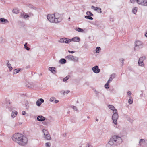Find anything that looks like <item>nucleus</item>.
Segmentation results:
<instances>
[{
    "label": "nucleus",
    "instance_id": "obj_32",
    "mask_svg": "<svg viewBox=\"0 0 147 147\" xmlns=\"http://www.w3.org/2000/svg\"><path fill=\"white\" fill-rule=\"evenodd\" d=\"M15 14H18V10L17 9H14L12 11Z\"/></svg>",
    "mask_w": 147,
    "mask_h": 147
},
{
    "label": "nucleus",
    "instance_id": "obj_49",
    "mask_svg": "<svg viewBox=\"0 0 147 147\" xmlns=\"http://www.w3.org/2000/svg\"><path fill=\"white\" fill-rule=\"evenodd\" d=\"M144 6H147V0H145Z\"/></svg>",
    "mask_w": 147,
    "mask_h": 147
},
{
    "label": "nucleus",
    "instance_id": "obj_3",
    "mask_svg": "<svg viewBox=\"0 0 147 147\" xmlns=\"http://www.w3.org/2000/svg\"><path fill=\"white\" fill-rule=\"evenodd\" d=\"M143 43L140 41L137 40L135 42L134 50L138 51L140 49L142 48L143 47Z\"/></svg>",
    "mask_w": 147,
    "mask_h": 147
},
{
    "label": "nucleus",
    "instance_id": "obj_35",
    "mask_svg": "<svg viewBox=\"0 0 147 147\" xmlns=\"http://www.w3.org/2000/svg\"><path fill=\"white\" fill-rule=\"evenodd\" d=\"M133 99L132 98H129V99L128 100V103L130 104H131L133 103Z\"/></svg>",
    "mask_w": 147,
    "mask_h": 147
},
{
    "label": "nucleus",
    "instance_id": "obj_26",
    "mask_svg": "<svg viewBox=\"0 0 147 147\" xmlns=\"http://www.w3.org/2000/svg\"><path fill=\"white\" fill-rule=\"evenodd\" d=\"M45 138L47 140H51V138L50 134H49L45 136Z\"/></svg>",
    "mask_w": 147,
    "mask_h": 147
},
{
    "label": "nucleus",
    "instance_id": "obj_62",
    "mask_svg": "<svg viewBox=\"0 0 147 147\" xmlns=\"http://www.w3.org/2000/svg\"><path fill=\"white\" fill-rule=\"evenodd\" d=\"M69 20V19H70V17H69L68 18Z\"/></svg>",
    "mask_w": 147,
    "mask_h": 147
},
{
    "label": "nucleus",
    "instance_id": "obj_61",
    "mask_svg": "<svg viewBox=\"0 0 147 147\" xmlns=\"http://www.w3.org/2000/svg\"><path fill=\"white\" fill-rule=\"evenodd\" d=\"M87 118H88V119H89V117H88H88H87Z\"/></svg>",
    "mask_w": 147,
    "mask_h": 147
},
{
    "label": "nucleus",
    "instance_id": "obj_27",
    "mask_svg": "<svg viewBox=\"0 0 147 147\" xmlns=\"http://www.w3.org/2000/svg\"><path fill=\"white\" fill-rule=\"evenodd\" d=\"M42 132L43 133L44 136L47 135L49 134L48 131L46 130L45 129H43L42 130Z\"/></svg>",
    "mask_w": 147,
    "mask_h": 147
},
{
    "label": "nucleus",
    "instance_id": "obj_29",
    "mask_svg": "<svg viewBox=\"0 0 147 147\" xmlns=\"http://www.w3.org/2000/svg\"><path fill=\"white\" fill-rule=\"evenodd\" d=\"M86 14L88 16H93V14H92L90 11H87Z\"/></svg>",
    "mask_w": 147,
    "mask_h": 147
},
{
    "label": "nucleus",
    "instance_id": "obj_46",
    "mask_svg": "<svg viewBox=\"0 0 147 147\" xmlns=\"http://www.w3.org/2000/svg\"><path fill=\"white\" fill-rule=\"evenodd\" d=\"M135 1L137 2V0H130V2L131 3H134Z\"/></svg>",
    "mask_w": 147,
    "mask_h": 147
},
{
    "label": "nucleus",
    "instance_id": "obj_9",
    "mask_svg": "<svg viewBox=\"0 0 147 147\" xmlns=\"http://www.w3.org/2000/svg\"><path fill=\"white\" fill-rule=\"evenodd\" d=\"M71 41V40H70L68 38H61L59 41L61 43H67L68 42H70Z\"/></svg>",
    "mask_w": 147,
    "mask_h": 147
},
{
    "label": "nucleus",
    "instance_id": "obj_42",
    "mask_svg": "<svg viewBox=\"0 0 147 147\" xmlns=\"http://www.w3.org/2000/svg\"><path fill=\"white\" fill-rule=\"evenodd\" d=\"M70 92V91L69 90H67L66 91H63V95H65V93H66V94H67L69 93Z\"/></svg>",
    "mask_w": 147,
    "mask_h": 147
},
{
    "label": "nucleus",
    "instance_id": "obj_47",
    "mask_svg": "<svg viewBox=\"0 0 147 147\" xmlns=\"http://www.w3.org/2000/svg\"><path fill=\"white\" fill-rule=\"evenodd\" d=\"M7 65L8 67H9L11 66V65L9 63V61H7Z\"/></svg>",
    "mask_w": 147,
    "mask_h": 147
},
{
    "label": "nucleus",
    "instance_id": "obj_6",
    "mask_svg": "<svg viewBox=\"0 0 147 147\" xmlns=\"http://www.w3.org/2000/svg\"><path fill=\"white\" fill-rule=\"evenodd\" d=\"M47 18L48 20L51 22L55 23V19L54 15V14H48L47 16Z\"/></svg>",
    "mask_w": 147,
    "mask_h": 147
},
{
    "label": "nucleus",
    "instance_id": "obj_50",
    "mask_svg": "<svg viewBox=\"0 0 147 147\" xmlns=\"http://www.w3.org/2000/svg\"><path fill=\"white\" fill-rule=\"evenodd\" d=\"M68 52L69 53H75V51H71L70 50H68Z\"/></svg>",
    "mask_w": 147,
    "mask_h": 147
},
{
    "label": "nucleus",
    "instance_id": "obj_53",
    "mask_svg": "<svg viewBox=\"0 0 147 147\" xmlns=\"http://www.w3.org/2000/svg\"><path fill=\"white\" fill-rule=\"evenodd\" d=\"M66 136V133H64L62 134V136L63 137H65Z\"/></svg>",
    "mask_w": 147,
    "mask_h": 147
},
{
    "label": "nucleus",
    "instance_id": "obj_60",
    "mask_svg": "<svg viewBox=\"0 0 147 147\" xmlns=\"http://www.w3.org/2000/svg\"><path fill=\"white\" fill-rule=\"evenodd\" d=\"M63 91H61V93H63Z\"/></svg>",
    "mask_w": 147,
    "mask_h": 147
},
{
    "label": "nucleus",
    "instance_id": "obj_44",
    "mask_svg": "<svg viewBox=\"0 0 147 147\" xmlns=\"http://www.w3.org/2000/svg\"><path fill=\"white\" fill-rule=\"evenodd\" d=\"M54 99V97H52L50 98V101L51 102H53Z\"/></svg>",
    "mask_w": 147,
    "mask_h": 147
},
{
    "label": "nucleus",
    "instance_id": "obj_23",
    "mask_svg": "<svg viewBox=\"0 0 147 147\" xmlns=\"http://www.w3.org/2000/svg\"><path fill=\"white\" fill-rule=\"evenodd\" d=\"M108 107L109 109L111 110H117V109L115 108L114 106L111 105H109Z\"/></svg>",
    "mask_w": 147,
    "mask_h": 147
},
{
    "label": "nucleus",
    "instance_id": "obj_58",
    "mask_svg": "<svg viewBox=\"0 0 147 147\" xmlns=\"http://www.w3.org/2000/svg\"><path fill=\"white\" fill-rule=\"evenodd\" d=\"M42 123L44 124H46V122H43Z\"/></svg>",
    "mask_w": 147,
    "mask_h": 147
},
{
    "label": "nucleus",
    "instance_id": "obj_2",
    "mask_svg": "<svg viewBox=\"0 0 147 147\" xmlns=\"http://www.w3.org/2000/svg\"><path fill=\"white\" fill-rule=\"evenodd\" d=\"M122 142L121 137L117 135H114L110 138L108 143L111 146H115L119 145Z\"/></svg>",
    "mask_w": 147,
    "mask_h": 147
},
{
    "label": "nucleus",
    "instance_id": "obj_41",
    "mask_svg": "<svg viewBox=\"0 0 147 147\" xmlns=\"http://www.w3.org/2000/svg\"><path fill=\"white\" fill-rule=\"evenodd\" d=\"M127 120L129 121L131 123H132L134 121L133 119L129 118L127 119Z\"/></svg>",
    "mask_w": 147,
    "mask_h": 147
},
{
    "label": "nucleus",
    "instance_id": "obj_17",
    "mask_svg": "<svg viewBox=\"0 0 147 147\" xmlns=\"http://www.w3.org/2000/svg\"><path fill=\"white\" fill-rule=\"evenodd\" d=\"M91 8L92 9H94L95 11H97L98 10H99V11H98V13H101L102 11H101V9L98 7H95L94 6H92Z\"/></svg>",
    "mask_w": 147,
    "mask_h": 147
},
{
    "label": "nucleus",
    "instance_id": "obj_10",
    "mask_svg": "<svg viewBox=\"0 0 147 147\" xmlns=\"http://www.w3.org/2000/svg\"><path fill=\"white\" fill-rule=\"evenodd\" d=\"M92 70L93 72L96 74H98L100 71V69L96 65L92 68Z\"/></svg>",
    "mask_w": 147,
    "mask_h": 147
},
{
    "label": "nucleus",
    "instance_id": "obj_1",
    "mask_svg": "<svg viewBox=\"0 0 147 147\" xmlns=\"http://www.w3.org/2000/svg\"><path fill=\"white\" fill-rule=\"evenodd\" d=\"M13 140L20 145L24 146L27 142V139L22 134L18 133L15 134L12 138Z\"/></svg>",
    "mask_w": 147,
    "mask_h": 147
},
{
    "label": "nucleus",
    "instance_id": "obj_24",
    "mask_svg": "<svg viewBox=\"0 0 147 147\" xmlns=\"http://www.w3.org/2000/svg\"><path fill=\"white\" fill-rule=\"evenodd\" d=\"M70 75H68L63 79V82H65L67 81V80H68L70 78Z\"/></svg>",
    "mask_w": 147,
    "mask_h": 147
},
{
    "label": "nucleus",
    "instance_id": "obj_57",
    "mask_svg": "<svg viewBox=\"0 0 147 147\" xmlns=\"http://www.w3.org/2000/svg\"><path fill=\"white\" fill-rule=\"evenodd\" d=\"M145 36L146 37H147V32L145 34Z\"/></svg>",
    "mask_w": 147,
    "mask_h": 147
},
{
    "label": "nucleus",
    "instance_id": "obj_18",
    "mask_svg": "<svg viewBox=\"0 0 147 147\" xmlns=\"http://www.w3.org/2000/svg\"><path fill=\"white\" fill-rule=\"evenodd\" d=\"M55 68L54 67H50L49 68V70L53 74L56 73V71H55Z\"/></svg>",
    "mask_w": 147,
    "mask_h": 147
},
{
    "label": "nucleus",
    "instance_id": "obj_63",
    "mask_svg": "<svg viewBox=\"0 0 147 147\" xmlns=\"http://www.w3.org/2000/svg\"><path fill=\"white\" fill-rule=\"evenodd\" d=\"M98 11H99V10H97V12H98Z\"/></svg>",
    "mask_w": 147,
    "mask_h": 147
},
{
    "label": "nucleus",
    "instance_id": "obj_48",
    "mask_svg": "<svg viewBox=\"0 0 147 147\" xmlns=\"http://www.w3.org/2000/svg\"><path fill=\"white\" fill-rule=\"evenodd\" d=\"M73 109L75 110H77V108L76 106H73Z\"/></svg>",
    "mask_w": 147,
    "mask_h": 147
},
{
    "label": "nucleus",
    "instance_id": "obj_34",
    "mask_svg": "<svg viewBox=\"0 0 147 147\" xmlns=\"http://www.w3.org/2000/svg\"><path fill=\"white\" fill-rule=\"evenodd\" d=\"M20 70L19 69H16L14 70L13 73L14 74H17L19 72Z\"/></svg>",
    "mask_w": 147,
    "mask_h": 147
},
{
    "label": "nucleus",
    "instance_id": "obj_38",
    "mask_svg": "<svg viewBox=\"0 0 147 147\" xmlns=\"http://www.w3.org/2000/svg\"><path fill=\"white\" fill-rule=\"evenodd\" d=\"M27 43H25L24 45V48L25 49L27 50H29L30 49V48H29L26 45Z\"/></svg>",
    "mask_w": 147,
    "mask_h": 147
},
{
    "label": "nucleus",
    "instance_id": "obj_8",
    "mask_svg": "<svg viewBox=\"0 0 147 147\" xmlns=\"http://www.w3.org/2000/svg\"><path fill=\"white\" fill-rule=\"evenodd\" d=\"M65 58L66 59L74 61H78L77 57L72 55L67 56L65 57Z\"/></svg>",
    "mask_w": 147,
    "mask_h": 147
},
{
    "label": "nucleus",
    "instance_id": "obj_4",
    "mask_svg": "<svg viewBox=\"0 0 147 147\" xmlns=\"http://www.w3.org/2000/svg\"><path fill=\"white\" fill-rule=\"evenodd\" d=\"M55 23H57L60 22L62 20L61 15L58 13H55L54 14Z\"/></svg>",
    "mask_w": 147,
    "mask_h": 147
},
{
    "label": "nucleus",
    "instance_id": "obj_45",
    "mask_svg": "<svg viewBox=\"0 0 147 147\" xmlns=\"http://www.w3.org/2000/svg\"><path fill=\"white\" fill-rule=\"evenodd\" d=\"M120 61L121 63H123L124 61V59L123 58H121L120 59Z\"/></svg>",
    "mask_w": 147,
    "mask_h": 147
},
{
    "label": "nucleus",
    "instance_id": "obj_52",
    "mask_svg": "<svg viewBox=\"0 0 147 147\" xmlns=\"http://www.w3.org/2000/svg\"><path fill=\"white\" fill-rule=\"evenodd\" d=\"M23 115H25L26 114V112L25 111H23L22 112Z\"/></svg>",
    "mask_w": 147,
    "mask_h": 147
},
{
    "label": "nucleus",
    "instance_id": "obj_36",
    "mask_svg": "<svg viewBox=\"0 0 147 147\" xmlns=\"http://www.w3.org/2000/svg\"><path fill=\"white\" fill-rule=\"evenodd\" d=\"M105 87L106 88H109V83L107 82L105 85Z\"/></svg>",
    "mask_w": 147,
    "mask_h": 147
},
{
    "label": "nucleus",
    "instance_id": "obj_43",
    "mask_svg": "<svg viewBox=\"0 0 147 147\" xmlns=\"http://www.w3.org/2000/svg\"><path fill=\"white\" fill-rule=\"evenodd\" d=\"M111 77L113 78V79L115 77V74H112L111 75Z\"/></svg>",
    "mask_w": 147,
    "mask_h": 147
},
{
    "label": "nucleus",
    "instance_id": "obj_56",
    "mask_svg": "<svg viewBox=\"0 0 147 147\" xmlns=\"http://www.w3.org/2000/svg\"><path fill=\"white\" fill-rule=\"evenodd\" d=\"M58 102H59V101H58V100H55V103H57Z\"/></svg>",
    "mask_w": 147,
    "mask_h": 147
},
{
    "label": "nucleus",
    "instance_id": "obj_30",
    "mask_svg": "<svg viewBox=\"0 0 147 147\" xmlns=\"http://www.w3.org/2000/svg\"><path fill=\"white\" fill-rule=\"evenodd\" d=\"M85 18L87 19H89L90 20H93V18L90 16H85Z\"/></svg>",
    "mask_w": 147,
    "mask_h": 147
},
{
    "label": "nucleus",
    "instance_id": "obj_14",
    "mask_svg": "<svg viewBox=\"0 0 147 147\" xmlns=\"http://www.w3.org/2000/svg\"><path fill=\"white\" fill-rule=\"evenodd\" d=\"M146 144V142L144 139H141L139 141V144L140 146H143Z\"/></svg>",
    "mask_w": 147,
    "mask_h": 147
},
{
    "label": "nucleus",
    "instance_id": "obj_15",
    "mask_svg": "<svg viewBox=\"0 0 147 147\" xmlns=\"http://www.w3.org/2000/svg\"><path fill=\"white\" fill-rule=\"evenodd\" d=\"M37 120L40 121H42L45 119V118L44 117L42 116H38L37 117Z\"/></svg>",
    "mask_w": 147,
    "mask_h": 147
},
{
    "label": "nucleus",
    "instance_id": "obj_40",
    "mask_svg": "<svg viewBox=\"0 0 147 147\" xmlns=\"http://www.w3.org/2000/svg\"><path fill=\"white\" fill-rule=\"evenodd\" d=\"M113 79V78H111V77H110L107 82L109 83L110 82L112 81Z\"/></svg>",
    "mask_w": 147,
    "mask_h": 147
},
{
    "label": "nucleus",
    "instance_id": "obj_28",
    "mask_svg": "<svg viewBox=\"0 0 147 147\" xmlns=\"http://www.w3.org/2000/svg\"><path fill=\"white\" fill-rule=\"evenodd\" d=\"M137 11V7H135L132 9V12L134 14H136Z\"/></svg>",
    "mask_w": 147,
    "mask_h": 147
},
{
    "label": "nucleus",
    "instance_id": "obj_25",
    "mask_svg": "<svg viewBox=\"0 0 147 147\" xmlns=\"http://www.w3.org/2000/svg\"><path fill=\"white\" fill-rule=\"evenodd\" d=\"M131 94V93L130 91H128L127 93V96L129 98H132Z\"/></svg>",
    "mask_w": 147,
    "mask_h": 147
},
{
    "label": "nucleus",
    "instance_id": "obj_51",
    "mask_svg": "<svg viewBox=\"0 0 147 147\" xmlns=\"http://www.w3.org/2000/svg\"><path fill=\"white\" fill-rule=\"evenodd\" d=\"M8 68L10 71H11L12 69V67L11 66L9 67Z\"/></svg>",
    "mask_w": 147,
    "mask_h": 147
},
{
    "label": "nucleus",
    "instance_id": "obj_59",
    "mask_svg": "<svg viewBox=\"0 0 147 147\" xmlns=\"http://www.w3.org/2000/svg\"><path fill=\"white\" fill-rule=\"evenodd\" d=\"M96 121H98V119H96Z\"/></svg>",
    "mask_w": 147,
    "mask_h": 147
},
{
    "label": "nucleus",
    "instance_id": "obj_16",
    "mask_svg": "<svg viewBox=\"0 0 147 147\" xmlns=\"http://www.w3.org/2000/svg\"><path fill=\"white\" fill-rule=\"evenodd\" d=\"M20 16L21 17H23L24 19H26L28 17H29V16L26 15L25 13L23 12L21 13Z\"/></svg>",
    "mask_w": 147,
    "mask_h": 147
},
{
    "label": "nucleus",
    "instance_id": "obj_55",
    "mask_svg": "<svg viewBox=\"0 0 147 147\" xmlns=\"http://www.w3.org/2000/svg\"><path fill=\"white\" fill-rule=\"evenodd\" d=\"M96 93V94H99V92H97V91H96L95 92Z\"/></svg>",
    "mask_w": 147,
    "mask_h": 147
},
{
    "label": "nucleus",
    "instance_id": "obj_31",
    "mask_svg": "<svg viewBox=\"0 0 147 147\" xmlns=\"http://www.w3.org/2000/svg\"><path fill=\"white\" fill-rule=\"evenodd\" d=\"M101 50L100 48V47H97L96 48V52L97 53H99Z\"/></svg>",
    "mask_w": 147,
    "mask_h": 147
},
{
    "label": "nucleus",
    "instance_id": "obj_19",
    "mask_svg": "<svg viewBox=\"0 0 147 147\" xmlns=\"http://www.w3.org/2000/svg\"><path fill=\"white\" fill-rule=\"evenodd\" d=\"M71 40V41L76 42H79L80 40V38L78 37H75Z\"/></svg>",
    "mask_w": 147,
    "mask_h": 147
},
{
    "label": "nucleus",
    "instance_id": "obj_33",
    "mask_svg": "<svg viewBox=\"0 0 147 147\" xmlns=\"http://www.w3.org/2000/svg\"><path fill=\"white\" fill-rule=\"evenodd\" d=\"M76 31H78L79 32H82L83 31V30L82 29H81L80 28H77L76 29Z\"/></svg>",
    "mask_w": 147,
    "mask_h": 147
},
{
    "label": "nucleus",
    "instance_id": "obj_11",
    "mask_svg": "<svg viewBox=\"0 0 147 147\" xmlns=\"http://www.w3.org/2000/svg\"><path fill=\"white\" fill-rule=\"evenodd\" d=\"M44 100L42 98L39 99L36 102V105L38 106H40L41 104L44 102Z\"/></svg>",
    "mask_w": 147,
    "mask_h": 147
},
{
    "label": "nucleus",
    "instance_id": "obj_22",
    "mask_svg": "<svg viewBox=\"0 0 147 147\" xmlns=\"http://www.w3.org/2000/svg\"><path fill=\"white\" fill-rule=\"evenodd\" d=\"M17 114V111H13L12 112L11 116L12 117L14 118L16 116Z\"/></svg>",
    "mask_w": 147,
    "mask_h": 147
},
{
    "label": "nucleus",
    "instance_id": "obj_37",
    "mask_svg": "<svg viewBox=\"0 0 147 147\" xmlns=\"http://www.w3.org/2000/svg\"><path fill=\"white\" fill-rule=\"evenodd\" d=\"M27 6L28 7H29V8H32L33 9H35V8H34V6L31 4H29Z\"/></svg>",
    "mask_w": 147,
    "mask_h": 147
},
{
    "label": "nucleus",
    "instance_id": "obj_21",
    "mask_svg": "<svg viewBox=\"0 0 147 147\" xmlns=\"http://www.w3.org/2000/svg\"><path fill=\"white\" fill-rule=\"evenodd\" d=\"M32 104V103L31 102H29L27 100H26L25 102V105L27 109H28L29 107V104Z\"/></svg>",
    "mask_w": 147,
    "mask_h": 147
},
{
    "label": "nucleus",
    "instance_id": "obj_5",
    "mask_svg": "<svg viewBox=\"0 0 147 147\" xmlns=\"http://www.w3.org/2000/svg\"><path fill=\"white\" fill-rule=\"evenodd\" d=\"M115 112H113V114L112 116V119L115 125H117V121L118 118V113L116 112V111H115Z\"/></svg>",
    "mask_w": 147,
    "mask_h": 147
},
{
    "label": "nucleus",
    "instance_id": "obj_13",
    "mask_svg": "<svg viewBox=\"0 0 147 147\" xmlns=\"http://www.w3.org/2000/svg\"><path fill=\"white\" fill-rule=\"evenodd\" d=\"M145 0H137V3L139 5H144Z\"/></svg>",
    "mask_w": 147,
    "mask_h": 147
},
{
    "label": "nucleus",
    "instance_id": "obj_64",
    "mask_svg": "<svg viewBox=\"0 0 147 147\" xmlns=\"http://www.w3.org/2000/svg\"><path fill=\"white\" fill-rule=\"evenodd\" d=\"M69 112H67V113H68V114H69Z\"/></svg>",
    "mask_w": 147,
    "mask_h": 147
},
{
    "label": "nucleus",
    "instance_id": "obj_54",
    "mask_svg": "<svg viewBox=\"0 0 147 147\" xmlns=\"http://www.w3.org/2000/svg\"><path fill=\"white\" fill-rule=\"evenodd\" d=\"M30 67V66L28 65V66H26V68L28 69V68H29Z\"/></svg>",
    "mask_w": 147,
    "mask_h": 147
},
{
    "label": "nucleus",
    "instance_id": "obj_20",
    "mask_svg": "<svg viewBox=\"0 0 147 147\" xmlns=\"http://www.w3.org/2000/svg\"><path fill=\"white\" fill-rule=\"evenodd\" d=\"M66 62V60L63 58L61 59L59 61V63L61 64H64Z\"/></svg>",
    "mask_w": 147,
    "mask_h": 147
},
{
    "label": "nucleus",
    "instance_id": "obj_39",
    "mask_svg": "<svg viewBox=\"0 0 147 147\" xmlns=\"http://www.w3.org/2000/svg\"><path fill=\"white\" fill-rule=\"evenodd\" d=\"M46 147H50L51 146V143L49 142L46 143L45 144Z\"/></svg>",
    "mask_w": 147,
    "mask_h": 147
},
{
    "label": "nucleus",
    "instance_id": "obj_12",
    "mask_svg": "<svg viewBox=\"0 0 147 147\" xmlns=\"http://www.w3.org/2000/svg\"><path fill=\"white\" fill-rule=\"evenodd\" d=\"M7 20L4 18H1L0 19V24H5L6 23H9Z\"/></svg>",
    "mask_w": 147,
    "mask_h": 147
},
{
    "label": "nucleus",
    "instance_id": "obj_7",
    "mask_svg": "<svg viewBox=\"0 0 147 147\" xmlns=\"http://www.w3.org/2000/svg\"><path fill=\"white\" fill-rule=\"evenodd\" d=\"M145 56H143L139 58L138 63L139 66H142L144 65L143 61L145 59Z\"/></svg>",
    "mask_w": 147,
    "mask_h": 147
}]
</instances>
